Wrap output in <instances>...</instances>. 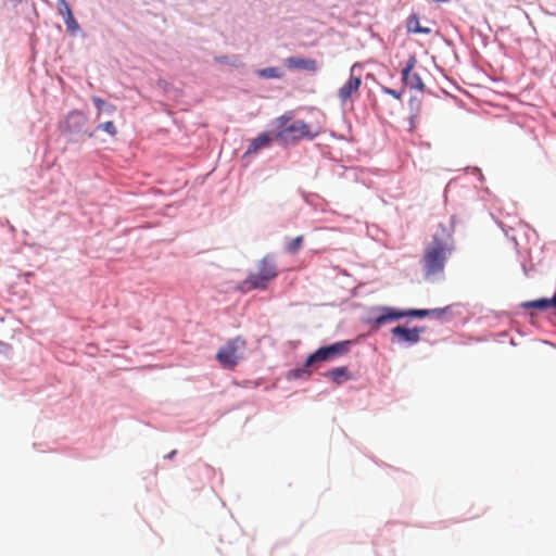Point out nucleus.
<instances>
[{
    "instance_id": "1",
    "label": "nucleus",
    "mask_w": 556,
    "mask_h": 556,
    "mask_svg": "<svg viewBox=\"0 0 556 556\" xmlns=\"http://www.w3.org/2000/svg\"><path fill=\"white\" fill-rule=\"evenodd\" d=\"M454 249L452 229L439 224L432 236L431 245L426 250L422 257L424 278L433 281L437 275H442L445 262Z\"/></svg>"
},
{
    "instance_id": "2",
    "label": "nucleus",
    "mask_w": 556,
    "mask_h": 556,
    "mask_svg": "<svg viewBox=\"0 0 556 556\" xmlns=\"http://www.w3.org/2000/svg\"><path fill=\"white\" fill-rule=\"evenodd\" d=\"M60 128L70 143H83L87 138L94 136V130L89 126L88 116L79 110L68 112Z\"/></svg>"
},
{
    "instance_id": "3",
    "label": "nucleus",
    "mask_w": 556,
    "mask_h": 556,
    "mask_svg": "<svg viewBox=\"0 0 556 556\" xmlns=\"http://www.w3.org/2000/svg\"><path fill=\"white\" fill-rule=\"evenodd\" d=\"M402 319V308L388 305H375L368 308L365 323L371 331H378L389 323Z\"/></svg>"
},
{
    "instance_id": "4",
    "label": "nucleus",
    "mask_w": 556,
    "mask_h": 556,
    "mask_svg": "<svg viewBox=\"0 0 556 556\" xmlns=\"http://www.w3.org/2000/svg\"><path fill=\"white\" fill-rule=\"evenodd\" d=\"M245 340L240 336L228 340L216 353V361L225 369H232L242 357Z\"/></svg>"
},
{
    "instance_id": "5",
    "label": "nucleus",
    "mask_w": 556,
    "mask_h": 556,
    "mask_svg": "<svg viewBox=\"0 0 556 556\" xmlns=\"http://www.w3.org/2000/svg\"><path fill=\"white\" fill-rule=\"evenodd\" d=\"M324 365L325 364L319 359V357L315 358V351H313L306 356L301 365L288 370L286 378L288 380H307L315 372H319Z\"/></svg>"
},
{
    "instance_id": "6",
    "label": "nucleus",
    "mask_w": 556,
    "mask_h": 556,
    "mask_svg": "<svg viewBox=\"0 0 556 556\" xmlns=\"http://www.w3.org/2000/svg\"><path fill=\"white\" fill-rule=\"evenodd\" d=\"M424 326L409 328L407 325H397L391 329L392 343L406 344L413 346L420 341V334L425 332Z\"/></svg>"
},
{
    "instance_id": "7",
    "label": "nucleus",
    "mask_w": 556,
    "mask_h": 556,
    "mask_svg": "<svg viewBox=\"0 0 556 556\" xmlns=\"http://www.w3.org/2000/svg\"><path fill=\"white\" fill-rule=\"evenodd\" d=\"M417 64V58L415 54H410L405 62L402 71H401V79L404 87H408L409 89H416L418 91H424L425 84L418 73H414V68Z\"/></svg>"
},
{
    "instance_id": "8",
    "label": "nucleus",
    "mask_w": 556,
    "mask_h": 556,
    "mask_svg": "<svg viewBox=\"0 0 556 556\" xmlns=\"http://www.w3.org/2000/svg\"><path fill=\"white\" fill-rule=\"evenodd\" d=\"M358 67H361L358 63L352 65L350 70V77L338 91V97L341 103H345L354 93L359 90L362 78L361 76H356L354 74L355 70Z\"/></svg>"
},
{
    "instance_id": "9",
    "label": "nucleus",
    "mask_w": 556,
    "mask_h": 556,
    "mask_svg": "<svg viewBox=\"0 0 556 556\" xmlns=\"http://www.w3.org/2000/svg\"><path fill=\"white\" fill-rule=\"evenodd\" d=\"M354 342L352 340H341L329 344H324L321 346L324 348L325 354H327L328 359L330 362H333L348 354Z\"/></svg>"
},
{
    "instance_id": "10",
    "label": "nucleus",
    "mask_w": 556,
    "mask_h": 556,
    "mask_svg": "<svg viewBox=\"0 0 556 556\" xmlns=\"http://www.w3.org/2000/svg\"><path fill=\"white\" fill-rule=\"evenodd\" d=\"M276 139L275 135L263 131L258 134L255 138H253L244 152L242 159L244 160L248 155L252 153H257L262 149H267L271 147L274 140Z\"/></svg>"
},
{
    "instance_id": "11",
    "label": "nucleus",
    "mask_w": 556,
    "mask_h": 556,
    "mask_svg": "<svg viewBox=\"0 0 556 556\" xmlns=\"http://www.w3.org/2000/svg\"><path fill=\"white\" fill-rule=\"evenodd\" d=\"M298 135L299 126L295 125V121H293L289 126L276 131L275 137L281 144L287 146L300 141Z\"/></svg>"
},
{
    "instance_id": "12",
    "label": "nucleus",
    "mask_w": 556,
    "mask_h": 556,
    "mask_svg": "<svg viewBox=\"0 0 556 556\" xmlns=\"http://www.w3.org/2000/svg\"><path fill=\"white\" fill-rule=\"evenodd\" d=\"M288 68L303 70L307 72L317 71V62L314 59H307L302 56H290L286 60Z\"/></svg>"
},
{
    "instance_id": "13",
    "label": "nucleus",
    "mask_w": 556,
    "mask_h": 556,
    "mask_svg": "<svg viewBox=\"0 0 556 556\" xmlns=\"http://www.w3.org/2000/svg\"><path fill=\"white\" fill-rule=\"evenodd\" d=\"M257 271L268 276L270 280L275 279L278 276V269L275 256L273 254L265 255L257 265Z\"/></svg>"
},
{
    "instance_id": "14",
    "label": "nucleus",
    "mask_w": 556,
    "mask_h": 556,
    "mask_svg": "<svg viewBox=\"0 0 556 556\" xmlns=\"http://www.w3.org/2000/svg\"><path fill=\"white\" fill-rule=\"evenodd\" d=\"M269 281L268 276L257 271L250 273L243 283L248 285L250 290H266Z\"/></svg>"
},
{
    "instance_id": "15",
    "label": "nucleus",
    "mask_w": 556,
    "mask_h": 556,
    "mask_svg": "<svg viewBox=\"0 0 556 556\" xmlns=\"http://www.w3.org/2000/svg\"><path fill=\"white\" fill-rule=\"evenodd\" d=\"M325 378L331 380V382H340V379L352 380L353 376L346 366H339L320 372Z\"/></svg>"
},
{
    "instance_id": "16",
    "label": "nucleus",
    "mask_w": 556,
    "mask_h": 556,
    "mask_svg": "<svg viewBox=\"0 0 556 556\" xmlns=\"http://www.w3.org/2000/svg\"><path fill=\"white\" fill-rule=\"evenodd\" d=\"M520 307L523 309H534L545 312L551 309L547 298H539L531 301H525L520 303Z\"/></svg>"
},
{
    "instance_id": "17",
    "label": "nucleus",
    "mask_w": 556,
    "mask_h": 556,
    "mask_svg": "<svg viewBox=\"0 0 556 556\" xmlns=\"http://www.w3.org/2000/svg\"><path fill=\"white\" fill-rule=\"evenodd\" d=\"M256 75L263 79H280L285 73L280 67L269 66L256 71Z\"/></svg>"
},
{
    "instance_id": "18",
    "label": "nucleus",
    "mask_w": 556,
    "mask_h": 556,
    "mask_svg": "<svg viewBox=\"0 0 556 556\" xmlns=\"http://www.w3.org/2000/svg\"><path fill=\"white\" fill-rule=\"evenodd\" d=\"M92 103L96 106V109L98 110L99 114L105 113L108 115H111L116 110L115 105H113L112 103L103 100L100 97H93L92 98Z\"/></svg>"
},
{
    "instance_id": "19",
    "label": "nucleus",
    "mask_w": 556,
    "mask_h": 556,
    "mask_svg": "<svg viewBox=\"0 0 556 556\" xmlns=\"http://www.w3.org/2000/svg\"><path fill=\"white\" fill-rule=\"evenodd\" d=\"M295 125L299 126L298 138H300V140H302V139L313 140L316 137L317 134L313 132L309 128V125L307 123H305L304 121L295 119Z\"/></svg>"
},
{
    "instance_id": "20",
    "label": "nucleus",
    "mask_w": 556,
    "mask_h": 556,
    "mask_svg": "<svg viewBox=\"0 0 556 556\" xmlns=\"http://www.w3.org/2000/svg\"><path fill=\"white\" fill-rule=\"evenodd\" d=\"M429 317L428 308H402L403 318H426Z\"/></svg>"
},
{
    "instance_id": "21",
    "label": "nucleus",
    "mask_w": 556,
    "mask_h": 556,
    "mask_svg": "<svg viewBox=\"0 0 556 556\" xmlns=\"http://www.w3.org/2000/svg\"><path fill=\"white\" fill-rule=\"evenodd\" d=\"M63 21L70 35L76 36V34L81 30L80 25L73 13H70L63 17Z\"/></svg>"
},
{
    "instance_id": "22",
    "label": "nucleus",
    "mask_w": 556,
    "mask_h": 556,
    "mask_svg": "<svg viewBox=\"0 0 556 556\" xmlns=\"http://www.w3.org/2000/svg\"><path fill=\"white\" fill-rule=\"evenodd\" d=\"M408 108H409V112H410V125L413 126L414 124V118L418 116L419 112H420V109H421V100L418 99L417 97L413 96L410 97L409 101H408Z\"/></svg>"
},
{
    "instance_id": "23",
    "label": "nucleus",
    "mask_w": 556,
    "mask_h": 556,
    "mask_svg": "<svg viewBox=\"0 0 556 556\" xmlns=\"http://www.w3.org/2000/svg\"><path fill=\"white\" fill-rule=\"evenodd\" d=\"M406 27L408 33H419V30L421 29V25L419 23V15L417 13H413L408 16Z\"/></svg>"
},
{
    "instance_id": "24",
    "label": "nucleus",
    "mask_w": 556,
    "mask_h": 556,
    "mask_svg": "<svg viewBox=\"0 0 556 556\" xmlns=\"http://www.w3.org/2000/svg\"><path fill=\"white\" fill-rule=\"evenodd\" d=\"M214 61L219 64H227L237 67L240 63L239 56L236 54L231 55H216Z\"/></svg>"
},
{
    "instance_id": "25",
    "label": "nucleus",
    "mask_w": 556,
    "mask_h": 556,
    "mask_svg": "<svg viewBox=\"0 0 556 556\" xmlns=\"http://www.w3.org/2000/svg\"><path fill=\"white\" fill-rule=\"evenodd\" d=\"M303 244V236L293 238L286 247V251L290 254H296Z\"/></svg>"
},
{
    "instance_id": "26",
    "label": "nucleus",
    "mask_w": 556,
    "mask_h": 556,
    "mask_svg": "<svg viewBox=\"0 0 556 556\" xmlns=\"http://www.w3.org/2000/svg\"><path fill=\"white\" fill-rule=\"evenodd\" d=\"M93 130H94V132L97 130H102L112 137H114L117 134L116 126L114 125V123L112 121H106L104 123H100Z\"/></svg>"
},
{
    "instance_id": "27",
    "label": "nucleus",
    "mask_w": 556,
    "mask_h": 556,
    "mask_svg": "<svg viewBox=\"0 0 556 556\" xmlns=\"http://www.w3.org/2000/svg\"><path fill=\"white\" fill-rule=\"evenodd\" d=\"M291 119H292V115H291V113H286V114H283V115H281V116L277 117V118L274 121V123H273V124L275 125V127H276V129H277V131H278V130H280V129H282V128H285V127L289 126V125H290V124H289V122H290Z\"/></svg>"
},
{
    "instance_id": "28",
    "label": "nucleus",
    "mask_w": 556,
    "mask_h": 556,
    "mask_svg": "<svg viewBox=\"0 0 556 556\" xmlns=\"http://www.w3.org/2000/svg\"><path fill=\"white\" fill-rule=\"evenodd\" d=\"M58 11L62 17H65L67 14L73 13V10L66 0H56Z\"/></svg>"
},
{
    "instance_id": "29",
    "label": "nucleus",
    "mask_w": 556,
    "mask_h": 556,
    "mask_svg": "<svg viewBox=\"0 0 556 556\" xmlns=\"http://www.w3.org/2000/svg\"><path fill=\"white\" fill-rule=\"evenodd\" d=\"M380 89H381L382 93L391 96V97H393L396 100H401V98L403 96V92H404L403 88L400 89V90H396V89H393V88H390V87H387V86H381Z\"/></svg>"
},
{
    "instance_id": "30",
    "label": "nucleus",
    "mask_w": 556,
    "mask_h": 556,
    "mask_svg": "<svg viewBox=\"0 0 556 556\" xmlns=\"http://www.w3.org/2000/svg\"><path fill=\"white\" fill-rule=\"evenodd\" d=\"M319 357L324 364L331 363L328 359L327 354H325L324 348L320 345L318 349L315 350V358Z\"/></svg>"
},
{
    "instance_id": "31",
    "label": "nucleus",
    "mask_w": 556,
    "mask_h": 556,
    "mask_svg": "<svg viewBox=\"0 0 556 556\" xmlns=\"http://www.w3.org/2000/svg\"><path fill=\"white\" fill-rule=\"evenodd\" d=\"M429 317H434L437 319H440L444 316V309L441 307L437 308H428Z\"/></svg>"
},
{
    "instance_id": "32",
    "label": "nucleus",
    "mask_w": 556,
    "mask_h": 556,
    "mask_svg": "<svg viewBox=\"0 0 556 556\" xmlns=\"http://www.w3.org/2000/svg\"><path fill=\"white\" fill-rule=\"evenodd\" d=\"M460 307V304H451L444 307H441L444 309V315L446 314H454V309Z\"/></svg>"
},
{
    "instance_id": "33",
    "label": "nucleus",
    "mask_w": 556,
    "mask_h": 556,
    "mask_svg": "<svg viewBox=\"0 0 556 556\" xmlns=\"http://www.w3.org/2000/svg\"><path fill=\"white\" fill-rule=\"evenodd\" d=\"M547 300H548V305H549L551 309L556 312V290L554 291V293L551 298H547Z\"/></svg>"
},
{
    "instance_id": "34",
    "label": "nucleus",
    "mask_w": 556,
    "mask_h": 556,
    "mask_svg": "<svg viewBox=\"0 0 556 556\" xmlns=\"http://www.w3.org/2000/svg\"><path fill=\"white\" fill-rule=\"evenodd\" d=\"M472 173L478 175L480 181L484 180V176L479 167H472Z\"/></svg>"
},
{
    "instance_id": "35",
    "label": "nucleus",
    "mask_w": 556,
    "mask_h": 556,
    "mask_svg": "<svg viewBox=\"0 0 556 556\" xmlns=\"http://www.w3.org/2000/svg\"><path fill=\"white\" fill-rule=\"evenodd\" d=\"M431 33V28L421 26V29L418 34L429 35Z\"/></svg>"
},
{
    "instance_id": "36",
    "label": "nucleus",
    "mask_w": 556,
    "mask_h": 556,
    "mask_svg": "<svg viewBox=\"0 0 556 556\" xmlns=\"http://www.w3.org/2000/svg\"><path fill=\"white\" fill-rule=\"evenodd\" d=\"M8 348V344L0 341V353H2Z\"/></svg>"
},
{
    "instance_id": "37",
    "label": "nucleus",
    "mask_w": 556,
    "mask_h": 556,
    "mask_svg": "<svg viewBox=\"0 0 556 556\" xmlns=\"http://www.w3.org/2000/svg\"><path fill=\"white\" fill-rule=\"evenodd\" d=\"M175 454H176V451L170 452V453L167 455V458H173Z\"/></svg>"
},
{
    "instance_id": "38",
    "label": "nucleus",
    "mask_w": 556,
    "mask_h": 556,
    "mask_svg": "<svg viewBox=\"0 0 556 556\" xmlns=\"http://www.w3.org/2000/svg\"><path fill=\"white\" fill-rule=\"evenodd\" d=\"M164 83H165V81H164L163 79H160V81H159V84H160L161 86H164Z\"/></svg>"
},
{
    "instance_id": "39",
    "label": "nucleus",
    "mask_w": 556,
    "mask_h": 556,
    "mask_svg": "<svg viewBox=\"0 0 556 556\" xmlns=\"http://www.w3.org/2000/svg\"><path fill=\"white\" fill-rule=\"evenodd\" d=\"M164 83H165V81H164L163 79H160V81H159V84H160L161 86H164Z\"/></svg>"
},
{
    "instance_id": "40",
    "label": "nucleus",
    "mask_w": 556,
    "mask_h": 556,
    "mask_svg": "<svg viewBox=\"0 0 556 556\" xmlns=\"http://www.w3.org/2000/svg\"><path fill=\"white\" fill-rule=\"evenodd\" d=\"M243 382H244V383H248V382H250V381H249V380H244ZM255 382H262V381H261V380H256Z\"/></svg>"
}]
</instances>
